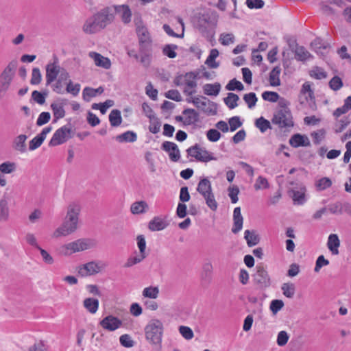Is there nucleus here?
<instances>
[{
	"instance_id": "nucleus-32",
	"label": "nucleus",
	"mask_w": 351,
	"mask_h": 351,
	"mask_svg": "<svg viewBox=\"0 0 351 351\" xmlns=\"http://www.w3.org/2000/svg\"><path fill=\"white\" fill-rule=\"evenodd\" d=\"M281 68L276 66L269 73V81L271 86H278L280 85V74Z\"/></svg>"
},
{
	"instance_id": "nucleus-36",
	"label": "nucleus",
	"mask_w": 351,
	"mask_h": 351,
	"mask_svg": "<svg viewBox=\"0 0 351 351\" xmlns=\"http://www.w3.org/2000/svg\"><path fill=\"white\" fill-rule=\"evenodd\" d=\"M221 89V85L219 83L206 84L203 86V90L205 95L208 96H217L219 95Z\"/></svg>"
},
{
	"instance_id": "nucleus-59",
	"label": "nucleus",
	"mask_w": 351,
	"mask_h": 351,
	"mask_svg": "<svg viewBox=\"0 0 351 351\" xmlns=\"http://www.w3.org/2000/svg\"><path fill=\"white\" fill-rule=\"evenodd\" d=\"M38 250L40 251L41 258L45 263L47 265L53 264L54 259L48 252L41 247H38Z\"/></svg>"
},
{
	"instance_id": "nucleus-33",
	"label": "nucleus",
	"mask_w": 351,
	"mask_h": 351,
	"mask_svg": "<svg viewBox=\"0 0 351 351\" xmlns=\"http://www.w3.org/2000/svg\"><path fill=\"white\" fill-rule=\"evenodd\" d=\"M148 209V204L145 201L134 202L130 207V211L134 215L145 213Z\"/></svg>"
},
{
	"instance_id": "nucleus-15",
	"label": "nucleus",
	"mask_w": 351,
	"mask_h": 351,
	"mask_svg": "<svg viewBox=\"0 0 351 351\" xmlns=\"http://www.w3.org/2000/svg\"><path fill=\"white\" fill-rule=\"evenodd\" d=\"M61 69L62 68H60V65L58 64V60L56 58L54 59L53 62L47 64L45 75L47 85L51 84L56 80Z\"/></svg>"
},
{
	"instance_id": "nucleus-62",
	"label": "nucleus",
	"mask_w": 351,
	"mask_h": 351,
	"mask_svg": "<svg viewBox=\"0 0 351 351\" xmlns=\"http://www.w3.org/2000/svg\"><path fill=\"white\" fill-rule=\"evenodd\" d=\"M206 136L210 142H217L220 139L221 134L216 129H210L206 132Z\"/></svg>"
},
{
	"instance_id": "nucleus-8",
	"label": "nucleus",
	"mask_w": 351,
	"mask_h": 351,
	"mask_svg": "<svg viewBox=\"0 0 351 351\" xmlns=\"http://www.w3.org/2000/svg\"><path fill=\"white\" fill-rule=\"evenodd\" d=\"M89 247L88 243L84 239L69 243L60 247L61 252L64 255H70L75 252L84 251Z\"/></svg>"
},
{
	"instance_id": "nucleus-44",
	"label": "nucleus",
	"mask_w": 351,
	"mask_h": 351,
	"mask_svg": "<svg viewBox=\"0 0 351 351\" xmlns=\"http://www.w3.org/2000/svg\"><path fill=\"white\" fill-rule=\"evenodd\" d=\"M219 41L222 45L228 46L234 43L235 37L232 33H222L220 34Z\"/></svg>"
},
{
	"instance_id": "nucleus-14",
	"label": "nucleus",
	"mask_w": 351,
	"mask_h": 351,
	"mask_svg": "<svg viewBox=\"0 0 351 351\" xmlns=\"http://www.w3.org/2000/svg\"><path fill=\"white\" fill-rule=\"evenodd\" d=\"M103 269V266L94 261L83 264L78 267L77 272L82 277H86L99 273Z\"/></svg>"
},
{
	"instance_id": "nucleus-9",
	"label": "nucleus",
	"mask_w": 351,
	"mask_h": 351,
	"mask_svg": "<svg viewBox=\"0 0 351 351\" xmlns=\"http://www.w3.org/2000/svg\"><path fill=\"white\" fill-rule=\"evenodd\" d=\"M93 16L103 29L112 23L114 19V11L108 7L100 10Z\"/></svg>"
},
{
	"instance_id": "nucleus-21",
	"label": "nucleus",
	"mask_w": 351,
	"mask_h": 351,
	"mask_svg": "<svg viewBox=\"0 0 351 351\" xmlns=\"http://www.w3.org/2000/svg\"><path fill=\"white\" fill-rule=\"evenodd\" d=\"M243 218L241 213V208L236 207L233 211V226L232 232L234 234L239 232L243 228Z\"/></svg>"
},
{
	"instance_id": "nucleus-26",
	"label": "nucleus",
	"mask_w": 351,
	"mask_h": 351,
	"mask_svg": "<svg viewBox=\"0 0 351 351\" xmlns=\"http://www.w3.org/2000/svg\"><path fill=\"white\" fill-rule=\"evenodd\" d=\"M292 51L295 53V58L298 61H306L311 56L310 53L303 46H300L295 44V49H292Z\"/></svg>"
},
{
	"instance_id": "nucleus-64",
	"label": "nucleus",
	"mask_w": 351,
	"mask_h": 351,
	"mask_svg": "<svg viewBox=\"0 0 351 351\" xmlns=\"http://www.w3.org/2000/svg\"><path fill=\"white\" fill-rule=\"evenodd\" d=\"M47 347L43 341H38L34 343V344L30 346L28 351H47Z\"/></svg>"
},
{
	"instance_id": "nucleus-31",
	"label": "nucleus",
	"mask_w": 351,
	"mask_h": 351,
	"mask_svg": "<svg viewBox=\"0 0 351 351\" xmlns=\"http://www.w3.org/2000/svg\"><path fill=\"white\" fill-rule=\"evenodd\" d=\"M244 239L249 247L254 246L260 241L259 236L255 230H246L244 232Z\"/></svg>"
},
{
	"instance_id": "nucleus-43",
	"label": "nucleus",
	"mask_w": 351,
	"mask_h": 351,
	"mask_svg": "<svg viewBox=\"0 0 351 351\" xmlns=\"http://www.w3.org/2000/svg\"><path fill=\"white\" fill-rule=\"evenodd\" d=\"M255 125L260 130L262 133L266 132L268 129L271 128L270 122L263 118V117L257 119L255 121Z\"/></svg>"
},
{
	"instance_id": "nucleus-56",
	"label": "nucleus",
	"mask_w": 351,
	"mask_h": 351,
	"mask_svg": "<svg viewBox=\"0 0 351 351\" xmlns=\"http://www.w3.org/2000/svg\"><path fill=\"white\" fill-rule=\"evenodd\" d=\"M262 97L265 101L276 102L278 100L280 96L276 92L265 91L262 94Z\"/></svg>"
},
{
	"instance_id": "nucleus-12",
	"label": "nucleus",
	"mask_w": 351,
	"mask_h": 351,
	"mask_svg": "<svg viewBox=\"0 0 351 351\" xmlns=\"http://www.w3.org/2000/svg\"><path fill=\"white\" fill-rule=\"evenodd\" d=\"M136 34L138 40L139 48L144 50L145 48H152V40L148 29L143 25L136 27Z\"/></svg>"
},
{
	"instance_id": "nucleus-41",
	"label": "nucleus",
	"mask_w": 351,
	"mask_h": 351,
	"mask_svg": "<svg viewBox=\"0 0 351 351\" xmlns=\"http://www.w3.org/2000/svg\"><path fill=\"white\" fill-rule=\"evenodd\" d=\"M146 256L147 255H144L141 253L136 254L135 256H130L127 259V261L125 262L124 267H131L134 265L138 264L141 262H142L146 258Z\"/></svg>"
},
{
	"instance_id": "nucleus-29",
	"label": "nucleus",
	"mask_w": 351,
	"mask_h": 351,
	"mask_svg": "<svg viewBox=\"0 0 351 351\" xmlns=\"http://www.w3.org/2000/svg\"><path fill=\"white\" fill-rule=\"evenodd\" d=\"M116 10L124 23L127 24L131 21L132 12L128 5H121L118 6Z\"/></svg>"
},
{
	"instance_id": "nucleus-22",
	"label": "nucleus",
	"mask_w": 351,
	"mask_h": 351,
	"mask_svg": "<svg viewBox=\"0 0 351 351\" xmlns=\"http://www.w3.org/2000/svg\"><path fill=\"white\" fill-rule=\"evenodd\" d=\"M184 116V125H191L196 123L199 121L198 112L192 108H186L182 111Z\"/></svg>"
},
{
	"instance_id": "nucleus-11",
	"label": "nucleus",
	"mask_w": 351,
	"mask_h": 351,
	"mask_svg": "<svg viewBox=\"0 0 351 351\" xmlns=\"http://www.w3.org/2000/svg\"><path fill=\"white\" fill-rule=\"evenodd\" d=\"M254 274V280L261 289H265L271 285V279L266 269L261 265H257Z\"/></svg>"
},
{
	"instance_id": "nucleus-40",
	"label": "nucleus",
	"mask_w": 351,
	"mask_h": 351,
	"mask_svg": "<svg viewBox=\"0 0 351 351\" xmlns=\"http://www.w3.org/2000/svg\"><path fill=\"white\" fill-rule=\"evenodd\" d=\"M51 108L56 120L62 119L65 116V110L62 104L53 103L51 104Z\"/></svg>"
},
{
	"instance_id": "nucleus-6",
	"label": "nucleus",
	"mask_w": 351,
	"mask_h": 351,
	"mask_svg": "<svg viewBox=\"0 0 351 351\" xmlns=\"http://www.w3.org/2000/svg\"><path fill=\"white\" fill-rule=\"evenodd\" d=\"M17 66V60H12L0 75V96H2L8 90Z\"/></svg>"
},
{
	"instance_id": "nucleus-60",
	"label": "nucleus",
	"mask_w": 351,
	"mask_h": 351,
	"mask_svg": "<svg viewBox=\"0 0 351 351\" xmlns=\"http://www.w3.org/2000/svg\"><path fill=\"white\" fill-rule=\"evenodd\" d=\"M15 164L10 162H5L0 165V171L3 173H11L15 170Z\"/></svg>"
},
{
	"instance_id": "nucleus-24",
	"label": "nucleus",
	"mask_w": 351,
	"mask_h": 351,
	"mask_svg": "<svg viewBox=\"0 0 351 351\" xmlns=\"http://www.w3.org/2000/svg\"><path fill=\"white\" fill-rule=\"evenodd\" d=\"M12 202L10 197H3L0 200V222L6 221L9 217L8 204Z\"/></svg>"
},
{
	"instance_id": "nucleus-46",
	"label": "nucleus",
	"mask_w": 351,
	"mask_h": 351,
	"mask_svg": "<svg viewBox=\"0 0 351 351\" xmlns=\"http://www.w3.org/2000/svg\"><path fill=\"white\" fill-rule=\"evenodd\" d=\"M254 187L256 191L266 189L269 187V184L266 178L259 176L256 180Z\"/></svg>"
},
{
	"instance_id": "nucleus-2",
	"label": "nucleus",
	"mask_w": 351,
	"mask_h": 351,
	"mask_svg": "<svg viewBox=\"0 0 351 351\" xmlns=\"http://www.w3.org/2000/svg\"><path fill=\"white\" fill-rule=\"evenodd\" d=\"M279 104L280 108L274 113L271 121L280 129L289 131L294 125L292 114L285 99H281Z\"/></svg>"
},
{
	"instance_id": "nucleus-27",
	"label": "nucleus",
	"mask_w": 351,
	"mask_h": 351,
	"mask_svg": "<svg viewBox=\"0 0 351 351\" xmlns=\"http://www.w3.org/2000/svg\"><path fill=\"white\" fill-rule=\"evenodd\" d=\"M197 191L204 197L211 193L212 186L210 180L207 178L202 179L197 185Z\"/></svg>"
},
{
	"instance_id": "nucleus-16",
	"label": "nucleus",
	"mask_w": 351,
	"mask_h": 351,
	"mask_svg": "<svg viewBox=\"0 0 351 351\" xmlns=\"http://www.w3.org/2000/svg\"><path fill=\"white\" fill-rule=\"evenodd\" d=\"M161 149L168 153L169 159L172 162H178L180 158V152L178 145L171 141H164L161 145Z\"/></svg>"
},
{
	"instance_id": "nucleus-13",
	"label": "nucleus",
	"mask_w": 351,
	"mask_h": 351,
	"mask_svg": "<svg viewBox=\"0 0 351 351\" xmlns=\"http://www.w3.org/2000/svg\"><path fill=\"white\" fill-rule=\"evenodd\" d=\"M192 104L208 114L213 115L217 112L216 104L214 102L207 101L205 97H195L192 100Z\"/></svg>"
},
{
	"instance_id": "nucleus-54",
	"label": "nucleus",
	"mask_w": 351,
	"mask_h": 351,
	"mask_svg": "<svg viewBox=\"0 0 351 351\" xmlns=\"http://www.w3.org/2000/svg\"><path fill=\"white\" fill-rule=\"evenodd\" d=\"M312 77L317 80H322L327 77V73L324 71L323 69L316 66L310 73Z\"/></svg>"
},
{
	"instance_id": "nucleus-52",
	"label": "nucleus",
	"mask_w": 351,
	"mask_h": 351,
	"mask_svg": "<svg viewBox=\"0 0 351 351\" xmlns=\"http://www.w3.org/2000/svg\"><path fill=\"white\" fill-rule=\"evenodd\" d=\"M178 330L181 335L186 340H191L194 337L193 331L189 326H180Z\"/></svg>"
},
{
	"instance_id": "nucleus-23",
	"label": "nucleus",
	"mask_w": 351,
	"mask_h": 351,
	"mask_svg": "<svg viewBox=\"0 0 351 351\" xmlns=\"http://www.w3.org/2000/svg\"><path fill=\"white\" fill-rule=\"evenodd\" d=\"M168 225L169 223L166 220L160 217H154L149 222L148 228L152 232L160 231L166 228Z\"/></svg>"
},
{
	"instance_id": "nucleus-17",
	"label": "nucleus",
	"mask_w": 351,
	"mask_h": 351,
	"mask_svg": "<svg viewBox=\"0 0 351 351\" xmlns=\"http://www.w3.org/2000/svg\"><path fill=\"white\" fill-rule=\"evenodd\" d=\"M100 326L108 331H114L122 325V321L112 315L105 317L99 322Z\"/></svg>"
},
{
	"instance_id": "nucleus-3",
	"label": "nucleus",
	"mask_w": 351,
	"mask_h": 351,
	"mask_svg": "<svg viewBox=\"0 0 351 351\" xmlns=\"http://www.w3.org/2000/svg\"><path fill=\"white\" fill-rule=\"evenodd\" d=\"M195 27L208 40H211L215 34L217 20L208 14L199 15L194 22Z\"/></svg>"
},
{
	"instance_id": "nucleus-20",
	"label": "nucleus",
	"mask_w": 351,
	"mask_h": 351,
	"mask_svg": "<svg viewBox=\"0 0 351 351\" xmlns=\"http://www.w3.org/2000/svg\"><path fill=\"white\" fill-rule=\"evenodd\" d=\"M88 56L94 60L95 64L97 66L101 67L105 69H109L111 66V62L108 58L103 56L101 54L90 51Z\"/></svg>"
},
{
	"instance_id": "nucleus-25",
	"label": "nucleus",
	"mask_w": 351,
	"mask_h": 351,
	"mask_svg": "<svg viewBox=\"0 0 351 351\" xmlns=\"http://www.w3.org/2000/svg\"><path fill=\"white\" fill-rule=\"evenodd\" d=\"M340 246V241L336 234H331L329 235L327 241V247L331 252L332 254H339V247Z\"/></svg>"
},
{
	"instance_id": "nucleus-38",
	"label": "nucleus",
	"mask_w": 351,
	"mask_h": 351,
	"mask_svg": "<svg viewBox=\"0 0 351 351\" xmlns=\"http://www.w3.org/2000/svg\"><path fill=\"white\" fill-rule=\"evenodd\" d=\"M99 304V300L95 298H88L84 300V308L92 314H95L97 311Z\"/></svg>"
},
{
	"instance_id": "nucleus-10",
	"label": "nucleus",
	"mask_w": 351,
	"mask_h": 351,
	"mask_svg": "<svg viewBox=\"0 0 351 351\" xmlns=\"http://www.w3.org/2000/svg\"><path fill=\"white\" fill-rule=\"evenodd\" d=\"M71 132L70 128L67 125L60 128L53 134L49 143V145L53 147L63 144L71 138Z\"/></svg>"
},
{
	"instance_id": "nucleus-61",
	"label": "nucleus",
	"mask_w": 351,
	"mask_h": 351,
	"mask_svg": "<svg viewBox=\"0 0 351 351\" xmlns=\"http://www.w3.org/2000/svg\"><path fill=\"white\" fill-rule=\"evenodd\" d=\"M50 119H51V114L49 112H43L39 114V116L36 120V125L38 126H42L45 124H46L47 123H48Z\"/></svg>"
},
{
	"instance_id": "nucleus-50",
	"label": "nucleus",
	"mask_w": 351,
	"mask_h": 351,
	"mask_svg": "<svg viewBox=\"0 0 351 351\" xmlns=\"http://www.w3.org/2000/svg\"><path fill=\"white\" fill-rule=\"evenodd\" d=\"M206 205L213 211H215L217 208L218 204L215 200L213 193H209L204 196Z\"/></svg>"
},
{
	"instance_id": "nucleus-18",
	"label": "nucleus",
	"mask_w": 351,
	"mask_h": 351,
	"mask_svg": "<svg viewBox=\"0 0 351 351\" xmlns=\"http://www.w3.org/2000/svg\"><path fill=\"white\" fill-rule=\"evenodd\" d=\"M51 126L46 127L43 129L40 134L33 138L29 143V150L33 151L38 148L46 138L47 134L51 131Z\"/></svg>"
},
{
	"instance_id": "nucleus-63",
	"label": "nucleus",
	"mask_w": 351,
	"mask_h": 351,
	"mask_svg": "<svg viewBox=\"0 0 351 351\" xmlns=\"http://www.w3.org/2000/svg\"><path fill=\"white\" fill-rule=\"evenodd\" d=\"M119 341L121 345L125 348H132L134 346V341L128 334L122 335L119 337Z\"/></svg>"
},
{
	"instance_id": "nucleus-19",
	"label": "nucleus",
	"mask_w": 351,
	"mask_h": 351,
	"mask_svg": "<svg viewBox=\"0 0 351 351\" xmlns=\"http://www.w3.org/2000/svg\"><path fill=\"white\" fill-rule=\"evenodd\" d=\"M82 29L86 34H93L100 32L103 29L93 15L86 20L83 25Z\"/></svg>"
},
{
	"instance_id": "nucleus-4",
	"label": "nucleus",
	"mask_w": 351,
	"mask_h": 351,
	"mask_svg": "<svg viewBox=\"0 0 351 351\" xmlns=\"http://www.w3.org/2000/svg\"><path fill=\"white\" fill-rule=\"evenodd\" d=\"M198 75L197 72H188L176 77L174 82L176 86L182 87V90L185 95L192 96L196 93Z\"/></svg>"
},
{
	"instance_id": "nucleus-42",
	"label": "nucleus",
	"mask_w": 351,
	"mask_h": 351,
	"mask_svg": "<svg viewBox=\"0 0 351 351\" xmlns=\"http://www.w3.org/2000/svg\"><path fill=\"white\" fill-rule=\"evenodd\" d=\"M239 97L237 95L229 93L228 96L224 99L225 104L228 106L230 109H234L238 106V101Z\"/></svg>"
},
{
	"instance_id": "nucleus-35",
	"label": "nucleus",
	"mask_w": 351,
	"mask_h": 351,
	"mask_svg": "<svg viewBox=\"0 0 351 351\" xmlns=\"http://www.w3.org/2000/svg\"><path fill=\"white\" fill-rule=\"evenodd\" d=\"M311 46L316 53L323 56L328 50L329 45L320 38H316L312 42Z\"/></svg>"
},
{
	"instance_id": "nucleus-34",
	"label": "nucleus",
	"mask_w": 351,
	"mask_h": 351,
	"mask_svg": "<svg viewBox=\"0 0 351 351\" xmlns=\"http://www.w3.org/2000/svg\"><path fill=\"white\" fill-rule=\"evenodd\" d=\"M136 139L137 135L133 131H127L116 136V140L119 143H134Z\"/></svg>"
},
{
	"instance_id": "nucleus-37",
	"label": "nucleus",
	"mask_w": 351,
	"mask_h": 351,
	"mask_svg": "<svg viewBox=\"0 0 351 351\" xmlns=\"http://www.w3.org/2000/svg\"><path fill=\"white\" fill-rule=\"evenodd\" d=\"M305 192H306V188L305 187H301L299 191L297 190H292V198L294 202V204H298V205H302L306 202L305 198Z\"/></svg>"
},
{
	"instance_id": "nucleus-30",
	"label": "nucleus",
	"mask_w": 351,
	"mask_h": 351,
	"mask_svg": "<svg viewBox=\"0 0 351 351\" xmlns=\"http://www.w3.org/2000/svg\"><path fill=\"white\" fill-rule=\"evenodd\" d=\"M289 144L293 147H298L300 146L308 145L309 141L306 137L300 134H296L291 136V138L289 139Z\"/></svg>"
},
{
	"instance_id": "nucleus-53",
	"label": "nucleus",
	"mask_w": 351,
	"mask_h": 351,
	"mask_svg": "<svg viewBox=\"0 0 351 351\" xmlns=\"http://www.w3.org/2000/svg\"><path fill=\"white\" fill-rule=\"evenodd\" d=\"M226 88L228 90H243L244 86L240 81H238L235 78H234L229 81V82L226 86Z\"/></svg>"
},
{
	"instance_id": "nucleus-5",
	"label": "nucleus",
	"mask_w": 351,
	"mask_h": 351,
	"mask_svg": "<svg viewBox=\"0 0 351 351\" xmlns=\"http://www.w3.org/2000/svg\"><path fill=\"white\" fill-rule=\"evenodd\" d=\"M163 324L157 319H151L145 328L146 339L152 344L160 345L163 334Z\"/></svg>"
},
{
	"instance_id": "nucleus-48",
	"label": "nucleus",
	"mask_w": 351,
	"mask_h": 351,
	"mask_svg": "<svg viewBox=\"0 0 351 351\" xmlns=\"http://www.w3.org/2000/svg\"><path fill=\"white\" fill-rule=\"evenodd\" d=\"M213 265L210 262L204 263L202 266V278L204 280H210L213 274Z\"/></svg>"
},
{
	"instance_id": "nucleus-1",
	"label": "nucleus",
	"mask_w": 351,
	"mask_h": 351,
	"mask_svg": "<svg viewBox=\"0 0 351 351\" xmlns=\"http://www.w3.org/2000/svg\"><path fill=\"white\" fill-rule=\"evenodd\" d=\"M80 206L76 203L70 204L63 223L53 232L54 237L67 236L77 229Z\"/></svg>"
},
{
	"instance_id": "nucleus-49",
	"label": "nucleus",
	"mask_w": 351,
	"mask_h": 351,
	"mask_svg": "<svg viewBox=\"0 0 351 351\" xmlns=\"http://www.w3.org/2000/svg\"><path fill=\"white\" fill-rule=\"evenodd\" d=\"M243 100L247 104L249 108H252L256 106L258 99L256 94L252 92L245 94L243 96Z\"/></svg>"
},
{
	"instance_id": "nucleus-55",
	"label": "nucleus",
	"mask_w": 351,
	"mask_h": 351,
	"mask_svg": "<svg viewBox=\"0 0 351 351\" xmlns=\"http://www.w3.org/2000/svg\"><path fill=\"white\" fill-rule=\"evenodd\" d=\"M228 123L230 125V130L234 132L240 128L243 123L241 121V119L238 116H234L229 119Z\"/></svg>"
},
{
	"instance_id": "nucleus-47",
	"label": "nucleus",
	"mask_w": 351,
	"mask_h": 351,
	"mask_svg": "<svg viewBox=\"0 0 351 351\" xmlns=\"http://www.w3.org/2000/svg\"><path fill=\"white\" fill-rule=\"evenodd\" d=\"M159 293V289L156 287H148L143 289V295L145 298L156 299Z\"/></svg>"
},
{
	"instance_id": "nucleus-45",
	"label": "nucleus",
	"mask_w": 351,
	"mask_h": 351,
	"mask_svg": "<svg viewBox=\"0 0 351 351\" xmlns=\"http://www.w3.org/2000/svg\"><path fill=\"white\" fill-rule=\"evenodd\" d=\"M282 291L283 293V295L288 298H292L295 294V285L293 283H284L282 285Z\"/></svg>"
},
{
	"instance_id": "nucleus-58",
	"label": "nucleus",
	"mask_w": 351,
	"mask_h": 351,
	"mask_svg": "<svg viewBox=\"0 0 351 351\" xmlns=\"http://www.w3.org/2000/svg\"><path fill=\"white\" fill-rule=\"evenodd\" d=\"M284 306V302L281 300H274L270 303V310L273 314H276Z\"/></svg>"
},
{
	"instance_id": "nucleus-57",
	"label": "nucleus",
	"mask_w": 351,
	"mask_h": 351,
	"mask_svg": "<svg viewBox=\"0 0 351 351\" xmlns=\"http://www.w3.org/2000/svg\"><path fill=\"white\" fill-rule=\"evenodd\" d=\"M97 96V90L95 88L86 87L82 92V97L84 101H89L91 98Z\"/></svg>"
},
{
	"instance_id": "nucleus-39",
	"label": "nucleus",
	"mask_w": 351,
	"mask_h": 351,
	"mask_svg": "<svg viewBox=\"0 0 351 351\" xmlns=\"http://www.w3.org/2000/svg\"><path fill=\"white\" fill-rule=\"evenodd\" d=\"M109 121L112 127H118L122 122L121 111L117 109L112 110L109 114Z\"/></svg>"
},
{
	"instance_id": "nucleus-7",
	"label": "nucleus",
	"mask_w": 351,
	"mask_h": 351,
	"mask_svg": "<svg viewBox=\"0 0 351 351\" xmlns=\"http://www.w3.org/2000/svg\"><path fill=\"white\" fill-rule=\"evenodd\" d=\"M186 152L189 156L193 157L198 161L207 162L216 160V158L213 157L208 151L202 149L197 144L189 147Z\"/></svg>"
},
{
	"instance_id": "nucleus-28",
	"label": "nucleus",
	"mask_w": 351,
	"mask_h": 351,
	"mask_svg": "<svg viewBox=\"0 0 351 351\" xmlns=\"http://www.w3.org/2000/svg\"><path fill=\"white\" fill-rule=\"evenodd\" d=\"M152 48H145L144 50L139 48V61L146 68L149 66L152 62Z\"/></svg>"
},
{
	"instance_id": "nucleus-51",
	"label": "nucleus",
	"mask_w": 351,
	"mask_h": 351,
	"mask_svg": "<svg viewBox=\"0 0 351 351\" xmlns=\"http://www.w3.org/2000/svg\"><path fill=\"white\" fill-rule=\"evenodd\" d=\"M177 47L176 45H167L163 47L162 53L169 58H174L177 56V53L175 51Z\"/></svg>"
}]
</instances>
